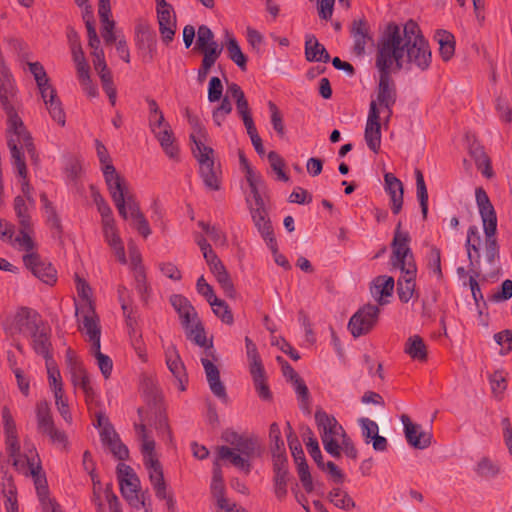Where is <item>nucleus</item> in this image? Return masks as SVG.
<instances>
[{
  "label": "nucleus",
  "mask_w": 512,
  "mask_h": 512,
  "mask_svg": "<svg viewBox=\"0 0 512 512\" xmlns=\"http://www.w3.org/2000/svg\"><path fill=\"white\" fill-rule=\"evenodd\" d=\"M431 58L428 42L415 22L409 21L403 29L396 25L387 27L378 45L376 58L381 74L375 102L380 114L384 111L387 113L384 125H387L391 107L395 103V89L389 73L413 67L425 70L430 66Z\"/></svg>",
  "instance_id": "nucleus-1"
},
{
  "label": "nucleus",
  "mask_w": 512,
  "mask_h": 512,
  "mask_svg": "<svg viewBox=\"0 0 512 512\" xmlns=\"http://www.w3.org/2000/svg\"><path fill=\"white\" fill-rule=\"evenodd\" d=\"M6 446L13 466L22 474L32 476L44 512H60L58 506L47 498L46 480L41 474L38 454L33 444L25 442L24 452L20 450L15 423L7 408L2 410Z\"/></svg>",
  "instance_id": "nucleus-2"
},
{
  "label": "nucleus",
  "mask_w": 512,
  "mask_h": 512,
  "mask_svg": "<svg viewBox=\"0 0 512 512\" xmlns=\"http://www.w3.org/2000/svg\"><path fill=\"white\" fill-rule=\"evenodd\" d=\"M105 174L109 194L119 215L125 220L131 218L138 232L143 237L149 236L151 233L149 224L140 210L129 181L112 167H107Z\"/></svg>",
  "instance_id": "nucleus-3"
},
{
  "label": "nucleus",
  "mask_w": 512,
  "mask_h": 512,
  "mask_svg": "<svg viewBox=\"0 0 512 512\" xmlns=\"http://www.w3.org/2000/svg\"><path fill=\"white\" fill-rule=\"evenodd\" d=\"M135 430L139 440L141 441L143 462L156 496L161 500H165L167 512H177L176 501L167 491L162 466L154 451V440L149 436L144 424H135Z\"/></svg>",
  "instance_id": "nucleus-4"
},
{
  "label": "nucleus",
  "mask_w": 512,
  "mask_h": 512,
  "mask_svg": "<svg viewBox=\"0 0 512 512\" xmlns=\"http://www.w3.org/2000/svg\"><path fill=\"white\" fill-rule=\"evenodd\" d=\"M222 438L228 445L218 447L219 458L227 460L229 464L248 474L251 471L252 461L261 454L259 443L232 430H226Z\"/></svg>",
  "instance_id": "nucleus-5"
},
{
  "label": "nucleus",
  "mask_w": 512,
  "mask_h": 512,
  "mask_svg": "<svg viewBox=\"0 0 512 512\" xmlns=\"http://www.w3.org/2000/svg\"><path fill=\"white\" fill-rule=\"evenodd\" d=\"M187 120L192 127L191 140L193 142L192 151L197 158L200 166V175L205 186L211 190L219 189V170L214 162V152L207 146L206 131L200 123L197 116L186 110Z\"/></svg>",
  "instance_id": "nucleus-6"
},
{
  "label": "nucleus",
  "mask_w": 512,
  "mask_h": 512,
  "mask_svg": "<svg viewBox=\"0 0 512 512\" xmlns=\"http://www.w3.org/2000/svg\"><path fill=\"white\" fill-rule=\"evenodd\" d=\"M0 102L8 117V139L22 138L28 151H32V141L22 120L16 113V88L12 75L5 66L0 70Z\"/></svg>",
  "instance_id": "nucleus-7"
},
{
  "label": "nucleus",
  "mask_w": 512,
  "mask_h": 512,
  "mask_svg": "<svg viewBox=\"0 0 512 512\" xmlns=\"http://www.w3.org/2000/svg\"><path fill=\"white\" fill-rule=\"evenodd\" d=\"M67 371L72 385L80 389L85 397L86 404L91 410L100 405L99 391L94 387L92 380L83 363L71 351L66 359Z\"/></svg>",
  "instance_id": "nucleus-8"
},
{
  "label": "nucleus",
  "mask_w": 512,
  "mask_h": 512,
  "mask_svg": "<svg viewBox=\"0 0 512 512\" xmlns=\"http://www.w3.org/2000/svg\"><path fill=\"white\" fill-rule=\"evenodd\" d=\"M315 421L325 451L332 457H340L339 441L346 434L343 427L334 417L320 410L315 413Z\"/></svg>",
  "instance_id": "nucleus-9"
},
{
  "label": "nucleus",
  "mask_w": 512,
  "mask_h": 512,
  "mask_svg": "<svg viewBox=\"0 0 512 512\" xmlns=\"http://www.w3.org/2000/svg\"><path fill=\"white\" fill-rule=\"evenodd\" d=\"M8 146L11 152L14 168L17 172L18 182L21 186V196L27 199L30 206H35V200L32 195V187L27 180V167L24 160L25 151H27V153L33 157L34 147L32 146V151L29 152L27 147L24 145L23 139L16 137L8 139Z\"/></svg>",
  "instance_id": "nucleus-10"
},
{
  "label": "nucleus",
  "mask_w": 512,
  "mask_h": 512,
  "mask_svg": "<svg viewBox=\"0 0 512 512\" xmlns=\"http://www.w3.org/2000/svg\"><path fill=\"white\" fill-rule=\"evenodd\" d=\"M75 315L79 331L86 338V341L89 342L90 348L95 347L97 349L101 345V329L94 308H89L88 305H85L84 308L76 309Z\"/></svg>",
  "instance_id": "nucleus-11"
},
{
  "label": "nucleus",
  "mask_w": 512,
  "mask_h": 512,
  "mask_svg": "<svg viewBox=\"0 0 512 512\" xmlns=\"http://www.w3.org/2000/svg\"><path fill=\"white\" fill-rule=\"evenodd\" d=\"M409 243V233L402 231L401 223H398L392 241L391 262L394 268L405 269L408 264L416 265Z\"/></svg>",
  "instance_id": "nucleus-12"
},
{
  "label": "nucleus",
  "mask_w": 512,
  "mask_h": 512,
  "mask_svg": "<svg viewBox=\"0 0 512 512\" xmlns=\"http://www.w3.org/2000/svg\"><path fill=\"white\" fill-rule=\"evenodd\" d=\"M72 59L76 67L77 78L80 82L82 89L90 97L98 95L97 86L93 83L90 74V66L84 56V52L79 44L76 42L71 43Z\"/></svg>",
  "instance_id": "nucleus-13"
},
{
  "label": "nucleus",
  "mask_w": 512,
  "mask_h": 512,
  "mask_svg": "<svg viewBox=\"0 0 512 512\" xmlns=\"http://www.w3.org/2000/svg\"><path fill=\"white\" fill-rule=\"evenodd\" d=\"M36 418L39 432L47 435L54 444L66 446V435L55 427L47 402H40L37 405Z\"/></svg>",
  "instance_id": "nucleus-14"
},
{
  "label": "nucleus",
  "mask_w": 512,
  "mask_h": 512,
  "mask_svg": "<svg viewBox=\"0 0 512 512\" xmlns=\"http://www.w3.org/2000/svg\"><path fill=\"white\" fill-rule=\"evenodd\" d=\"M379 308L374 305H366L359 309L349 321V329L353 336L358 337L366 334L375 325Z\"/></svg>",
  "instance_id": "nucleus-15"
},
{
  "label": "nucleus",
  "mask_w": 512,
  "mask_h": 512,
  "mask_svg": "<svg viewBox=\"0 0 512 512\" xmlns=\"http://www.w3.org/2000/svg\"><path fill=\"white\" fill-rule=\"evenodd\" d=\"M40 326L37 313L33 310L22 308L15 315L11 325L7 327V332L11 335L21 334L29 337Z\"/></svg>",
  "instance_id": "nucleus-16"
},
{
  "label": "nucleus",
  "mask_w": 512,
  "mask_h": 512,
  "mask_svg": "<svg viewBox=\"0 0 512 512\" xmlns=\"http://www.w3.org/2000/svg\"><path fill=\"white\" fill-rule=\"evenodd\" d=\"M365 141L368 147L377 151L381 144V124H380V109L377 107L375 100L370 103L366 127H365Z\"/></svg>",
  "instance_id": "nucleus-17"
},
{
  "label": "nucleus",
  "mask_w": 512,
  "mask_h": 512,
  "mask_svg": "<svg viewBox=\"0 0 512 512\" xmlns=\"http://www.w3.org/2000/svg\"><path fill=\"white\" fill-rule=\"evenodd\" d=\"M25 266L35 277L46 284H53L56 281V270L50 263L42 260L36 253H28L23 256Z\"/></svg>",
  "instance_id": "nucleus-18"
},
{
  "label": "nucleus",
  "mask_w": 512,
  "mask_h": 512,
  "mask_svg": "<svg viewBox=\"0 0 512 512\" xmlns=\"http://www.w3.org/2000/svg\"><path fill=\"white\" fill-rule=\"evenodd\" d=\"M165 360L169 371L175 378L178 389L185 391L187 382L186 369L175 345L170 344L165 348Z\"/></svg>",
  "instance_id": "nucleus-19"
},
{
  "label": "nucleus",
  "mask_w": 512,
  "mask_h": 512,
  "mask_svg": "<svg viewBox=\"0 0 512 512\" xmlns=\"http://www.w3.org/2000/svg\"><path fill=\"white\" fill-rule=\"evenodd\" d=\"M211 358H213V351L211 347L205 350L204 355L201 357V363L204 367L209 387L215 396L224 398L226 395L225 387L220 381L218 368L214 365Z\"/></svg>",
  "instance_id": "nucleus-20"
},
{
  "label": "nucleus",
  "mask_w": 512,
  "mask_h": 512,
  "mask_svg": "<svg viewBox=\"0 0 512 512\" xmlns=\"http://www.w3.org/2000/svg\"><path fill=\"white\" fill-rule=\"evenodd\" d=\"M102 233L105 242L111 249L112 253L116 257V259L121 264H127L128 259L126 257L124 243L122 238L120 237L119 229L117 227L116 221L108 224L101 225Z\"/></svg>",
  "instance_id": "nucleus-21"
},
{
  "label": "nucleus",
  "mask_w": 512,
  "mask_h": 512,
  "mask_svg": "<svg viewBox=\"0 0 512 512\" xmlns=\"http://www.w3.org/2000/svg\"><path fill=\"white\" fill-rule=\"evenodd\" d=\"M102 233L105 242L111 249L112 253L116 257V259L121 264H127L128 259L126 257L124 243L122 238L120 237L119 229L117 227L116 221L108 224L101 225Z\"/></svg>",
  "instance_id": "nucleus-22"
},
{
  "label": "nucleus",
  "mask_w": 512,
  "mask_h": 512,
  "mask_svg": "<svg viewBox=\"0 0 512 512\" xmlns=\"http://www.w3.org/2000/svg\"><path fill=\"white\" fill-rule=\"evenodd\" d=\"M247 202L250 205L251 215L254 224L257 227L260 234L262 235V237L264 238V240L266 241V243L269 242L270 239H274L272 235L271 226L267 219L265 211L264 198L260 199L259 204L257 200H251L250 198L247 199Z\"/></svg>",
  "instance_id": "nucleus-23"
},
{
  "label": "nucleus",
  "mask_w": 512,
  "mask_h": 512,
  "mask_svg": "<svg viewBox=\"0 0 512 512\" xmlns=\"http://www.w3.org/2000/svg\"><path fill=\"white\" fill-rule=\"evenodd\" d=\"M358 423L365 443L372 442L374 450L379 452L387 448V439L379 435V427L375 421L363 417L358 420Z\"/></svg>",
  "instance_id": "nucleus-24"
},
{
  "label": "nucleus",
  "mask_w": 512,
  "mask_h": 512,
  "mask_svg": "<svg viewBox=\"0 0 512 512\" xmlns=\"http://www.w3.org/2000/svg\"><path fill=\"white\" fill-rule=\"evenodd\" d=\"M401 275L397 282V292L399 299L408 302L415 294V278L417 274L416 265H407L405 269H399Z\"/></svg>",
  "instance_id": "nucleus-25"
},
{
  "label": "nucleus",
  "mask_w": 512,
  "mask_h": 512,
  "mask_svg": "<svg viewBox=\"0 0 512 512\" xmlns=\"http://www.w3.org/2000/svg\"><path fill=\"white\" fill-rule=\"evenodd\" d=\"M156 12L161 38L163 42L168 44L173 40L176 31V15L174 9L170 5L156 9Z\"/></svg>",
  "instance_id": "nucleus-26"
},
{
  "label": "nucleus",
  "mask_w": 512,
  "mask_h": 512,
  "mask_svg": "<svg viewBox=\"0 0 512 512\" xmlns=\"http://www.w3.org/2000/svg\"><path fill=\"white\" fill-rule=\"evenodd\" d=\"M170 303L177 312L183 328L200 320L198 313L187 298L181 295H172L170 297Z\"/></svg>",
  "instance_id": "nucleus-27"
},
{
  "label": "nucleus",
  "mask_w": 512,
  "mask_h": 512,
  "mask_svg": "<svg viewBox=\"0 0 512 512\" xmlns=\"http://www.w3.org/2000/svg\"><path fill=\"white\" fill-rule=\"evenodd\" d=\"M205 261L225 294L227 296H232L234 293L233 283L221 260L216 254H214L211 257L206 258Z\"/></svg>",
  "instance_id": "nucleus-28"
},
{
  "label": "nucleus",
  "mask_w": 512,
  "mask_h": 512,
  "mask_svg": "<svg viewBox=\"0 0 512 512\" xmlns=\"http://www.w3.org/2000/svg\"><path fill=\"white\" fill-rule=\"evenodd\" d=\"M384 189L390 197L391 209L397 214L403 205V184L392 173H385L384 175Z\"/></svg>",
  "instance_id": "nucleus-29"
},
{
  "label": "nucleus",
  "mask_w": 512,
  "mask_h": 512,
  "mask_svg": "<svg viewBox=\"0 0 512 512\" xmlns=\"http://www.w3.org/2000/svg\"><path fill=\"white\" fill-rule=\"evenodd\" d=\"M401 421L404 425L405 436L408 443L418 449L426 448L430 443V436L421 431V428L413 424L407 415L401 416Z\"/></svg>",
  "instance_id": "nucleus-30"
},
{
  "label": "nucleus",
  "mask_w": 512,
  "mask_h": 512,
  "mask_svg": "<svg viewBox=\"0 0 512 512\" xmlns=\"http://www.w3.org/2000/svg\"><path fill=\"white\" fill-rule=\"evenodd\" d=\"M110 13V0H99L98 14L102 23V37L107 44L114 43L118 40L113 32L114 21L110 19Z\"/></svg>",
  "instance_id": "nucleus-31"
},
{
  "label": "nucleus",
  "mask_w": 512,
  "mask_h": 512,
  "mask_svg": "<svg viewBox=\"0 0 512 512\" xmlns=\"http://www.w3.org/2000/svg\"><path fill=\"white\" fill-rule=\"evenodd\" d=\"M240 161L245 170V178L250 188V195L248 198L251 200H257L259 203L260 199L263 198L262 194L265 188L264 183L259 174L250 167L245 157L241 156Z\"/></svg>",
  "instance_id": "nucleus-32"
},
{
  "label": "nucleus",
  "mask_w": 512,
  "mask_h": 512,
  "mask_svg": "<svg viewBox=\"0 0 512 512\" xmlns=\"http://www.w3.org/2000/svg\"><path fill=\"white\" fill-rule=\"evenodd\" d=\"M101 440L119 460H124L128 457L127 447L120 441L118 434L113 428H105L101 433Z\"/></svg>",
  "instance_id": "nucleus-33"
},
{
  "label": "nucleus",
  "mask_w": 512,
  "mask_h": 512,
  "mask_svg": "<svg viewBox=\"0 0 512 512\" xmlns=\"http://www.w3.org/2000/svg\"><path fill=\"white\" fill-rule=\"evenodd\" d=\"M305 56L310 62H324L330 60V56L325 47L312 34L305 36Z\"/></svg>",
  "instance_id": "nucleus-34"
},
{
  "label": "nucleus",
  "mask_w": 512,
  "mask_h": 512,
  "mask_svg": "<svg viewBox=\"0 0 512 512\" xmlns=\"http://www.w3.org/2000/svg\"><path fill=\"white\" fill-rule=\"evenodd\" d=\"M195 48L203 54L214 50L216 54H221L222 52V48L214 39L213 32L206 25H201L198 28Z\"/></svg>",
  "instance_id": "nucleus-35"
},
{
  "label": "nucleus",
  "mask_w": 512,
  "mask_h": 512,
  "mask_svg": "<svg viewBox=\"0 0 512 512\" xmlns=\"http://www.w3.org/2000/svg\"><path fill=\"white\" fill-rule=\"evenodd\" d=\"M394 279L390 276L377 277L371 286L372 297L380 304L387 303L385 298L390 297L394 289Z\"/></svg>",
  "instance_id": "nucleus-36"
},
{
  "label": "nucleus",
  "mask_w": 512,
  "mask_h": 512,
  "mask_svg": "<svg viewBox=\"0 0 512 512\" xmlns=\"http://www.w3.org/2000/svg\"><path fill=\"white\" fill-rule=\"evenodd\" d=\"M404 352L413 360L424 362L427 359V346L419 335H411L405 342Z\"/></svg>",
  "instance_id": "nucleus-37"
},
{
  "label": "nucleus",
  "mask_w": 512,
  "mask_h": 512,
  "mask_svg": "<svg viewBox=\"0 0 512 512\" xmlns=\"http://www.w3.org/2000/svg\"><path fill=\"white\" fill-rule=\"evenodd\" d=\"M473 471L478 478L491 480L497 477L500 467L490 457L482 456L475 462Z\"/></svg>",
  "instance_id": "nucleus-38"
},
{
  "label": "nucleus",
  "mask_w": 512,
  "mask_h": 512,
  "mask_svg": "<svg viewBox=\"0 0 512 512\" xmlns=\"http://www.w3.org/2000/svg\"><path fill=\"white\" fill-rule=\"evenodd\" d=\"M129 257H130V266L135 274V281L137 283V289L139 292L143 293L146 290L144 284V274L141 266V255L135 245V243L131 240L129 241Z\"/></svg>",
  "instance_id": "nucleus-39"
},
{
  "label": "nucleus",
  "mask_w": 512,
  "mask_h": 512,
  "mask_svg": "<svg viewBox=\"0 0 512 512\" xmlns=\"http://www.w3.org/2000/svg\"><path fill=\"white\" fill-rule=\"evenodd\" d=\"M138 485L139 482H128L120 484L121 493L123 497L129 502V504L138 511L151 512V510L146 507L144 500L141 499L138 494Z\"/></svg>",
  "instance_id": "nucleus-40"
},
{
  "label": "nucleus",
  "mask_w": 512,
  "mask_h": 512,
  "mask_svg": "<svg viewBox=\"0 0 512 512\" xmlns=\"http://www.w3.org/2000/svg\"><path fill=\"white\" fill-rule=\"evenodd\" d=\"M351 33L354 40L353 51L356 55H362L370 40L368 25L363 21L354 22Z\"/></svg>",
  "instance_id": "nucleus-41"
},
{
  "label": "nucleus",
  "mask_w": 512,
  "mask_h": 512,
  "mask_svg": "<svg viewBox=\"0 0 512 512\" xmlns=\"http://www.w3.org/2000/svg\"><path fill=\"white\" fill-rule=\"evenodd\" d=\"M227 97H231L235 101L237 112L242 119L251 116L248 101L244 92L237 84H228Z\"/></svg>",
  "instance_id": "nucleus-42"
},
{
  "label": "nucleus",
  "mask_w": 512,
  "mask_h": 512,
  "mask_svg": "<svg viewBox=\"0 0 512 512\" xmlns=\"http://www.w3.org/2000/svg\"><path fill=\"white\" fill-rule=\"evenodd\" d=\"M435 40L439 44V52L443 60L448 61L454 54V37L445 30H439L435 33Z\"/></svg>",
  "instance_id": "nucleus-43"
},
{
  "label": "nucleus",
  "mask_w": 512,
  "mask_h": 512,
  "mask_svg": "<svg viewBox=\"0 0 512 512\" xmlns=\"http://www.w3.org/2000/svg\"><path fill=\"white\" fill-rule=\"evenodd\" d=\"M154 135L158 139L166 155L170 158H175L178 153V148L175 145V138L173 136L171 127L165 126L163 130H159V132Z\"/></svg>",
  "instance_id": "nucleus-44"
},
{
  "label": "nucleus",
  "mask_w": 512,
  "mask_h": 512,
  "mask_svg": "<svg viewBox=\"0 0 512 512\" xmlns=\"http://www.w3.org/2000/svg\"><path fill=\"white\" fill-rule=\"evenodd\" d=\"M478 209L482 218L483 228L486 237L493 236L497 228V218L494 207L490 203L488 205L479 207Z\"/></svg>",
  "instance_id": "nucleus-45"
},
{
  "label": "nucleus",
  "mask_w": 512,
  "mask_h": 512,
  "mask_svg": "<svg viewBox=\"0 0 512 512\" xmlns=\"http://www.w3.org/2000/svg\"><path fill=\"white\" fill-rule=\"evenodd\" d=\"M183 329L185 331L186 337L196 345L205 347L206 350L208 347L212 348L211 345H208L206 336L204 334V328L200 320L185 326Z\"/></svg>",
  "instance_id": "nucleus-46"
},
{
  "label": "nucleus",
  "mask_w": 512,
  "mask_h": 512,
  "mask_svg": "<svg viewBox=\"0 0 512 512\" xmlns=\"http://www.w3.org/2000/svg\"><path fill=\"white\" fill-rule=\"evenodd\" d=\"M34 206H30L27 199L22 196H17L14 200V210L16 216L18 218V222L20 227H30L31 219H30V210L33 209Z\"/></svg>",
  "instance_id": "nucleus-47"
},
{
  "label": "nucleus",
  "mask_w": 512,
  "mask_h": 512,
  "mask_svg": "<svg viewBox=\"0 0 512 512\" xmlns=\"http://www.w3.org/2000/svg\"><path fill=\"white\" fill-rule=\"evenodd\" d=\"M89 46L92 49L91 55L95 71L98 73L107 71L104 51L100 47V39L98 35L89 38Z\"/></svg>",
  "instance_id": "nucleus-48"
},
{
  "label": "nucleus",
  "mask_w": 512,
  "mask_h": 512,
  "mask_svg": "<svg viewBox=\"0 0 512 512\" xmlns=\"http://www.w3.org/2000/svg\"><path fill=\"white\" fill-rule=\"evenodd\" d=\"M481 243L480 234L478 231V228L476 226L469 227L467 231V238H466V249H467V255L471 263H473V260L479 259V246Z\"/></svg>",
  "instance_id": "nucleus-49"
},
{
  "label": "nucleus",
  "mask_w": 512,
  "mask_h": 512,
  "mask_svg": "<svg viewBox=\"0 0 512 512\" xmlns=\"http://www.w3.org/2000/svg\"><path fill=\"white\" fill-rule=\"evenodd\" d=\"M13 247L25 251L26 254L34 253V242L30 235V227H20V233L16 237L12 235V241H8Z\"/></svg>",
  "instance_id": "nucleus-50"
},
{
  "label": "nucleus",
  "mask_w": 512,
  "mask_h": 512,
  "mask_svg": "<svg viewBox=\"0 0 512 512\" xmlns=\"http://www.w3.org/2000/svg\"><path fill=\"white\" fill-rule=\"evenodd\" d=\"M29 337L32 339V345L35 352L47 358L49 353V340L45 328L40 326Z\"/></svg>",
  "instance_id": "nucleus-51"
},
{
  "label": "nucleus",
  "mask_w": 512,
  "mask_h": 512,
  "mask_svg": "<svg viewBox=\"0 0 512 512\" xmlns=\"http://www.w3.org/2000/svg\"><path fill=\"white\" fill-rule=\"evenodd\" d=\"M303 438L310 456L315 460V462L321 466L322 463V453L318 444L317 439L314 437L313 432L309 427L303 428Z\"/></svg>",
  "instance_id": "nucleus-52"
},
{
  "label": "nucleus",
  "mask_w": 512,
  "mask_h": 512,
  "mask_svg": "<svg viewBox=\"0 0 512 512\" xmlns=\"http://www.w3.org/2000/svg\"><path fill=\"white\" fill-rule=\"evenodd\" d=\"M2 493L5 498V508L7 512H18L17 501L15 497L16 487L12 479L6 477L2 484Z\"/></svg>",
  "instance_id": "nucleus-53"
},
{
  "label": "nucleus",
  "mask_w": 512,
  "mask_h": 512,
  "mask_svg": "<svg viewBox=\"0 0 512 512\" xmlns=\"http://www.w3.org/2000/svg\"><path fill=\"white\" fill-rule=\"evenodd\" d=\"M470 153L474 158L475 163L478 169L481 171V173L487 178L492 177L493 171L490 166V161L485 152L483 151L482 147H471Z\"/></svg>",
  "instance_id": "nucleus-54"
},
{
  "label": "nucleus",
  "mask_w": 512,
  "mask_h": 512,
  "mask_svg": "<svg viewBox=\"0 0 512 512\" xmlns=\"http://www.w3.org/2000/svg\"><path fill=\"white\" fill-rule=\"evenodd\" d=\"M227 36H228L227 52H228L229 58L239 68L244 69L246 67V61H247L246 56L242 52V50H241L240 46L238 45L237 41L235 40V38L229 36L228 33H227Z\"/></svg>",
  "instance_id": "nucleus-55"
},
{
  "label": "nucleus",
  "mask_w": 512,
  "mask_h": 512,
  "mask_svg": "<svg viewBox=\"0 0 512 512\" xmlns=\"http://www.w3.org/2000/svg\"><path fill=\"white\" fill-rule=\"evenodd\" d=\"M416 177V189H417V198L421 206L423 217L427 216L428 211V193L427 188L424 181V176L420 170L415 171Z\"/></svg>",
  "instance_id": "nucleus-56"
},
{
  "label": "nucleus",
  "mask_w": 512,
  "mask_h": 512,
  "mask_svg": "<svg viewBox=\"0 0 512 512\" xmlns=\"http://www.w3.org/2000/svg\"><path fill=\"white\" fill-rule=\"evenodd\" d=\"M492 393L495 397H501L507 388V373L504 370H496L489 376Z\"/></svg>",
  "instance_id": "nucleus-57"
},
{
  "label": "nucleus",
  "mask_w": 512,
  "mask_h": 512,
  "mask_svg": "<svg viewBox=\"0 0 512 512\" xmlns=\"http://www.w3.org/2000/svg\"><path fill=\"white\" fill-rule=\"evenodd\" d=\"M76 289L79 300L75 302V310L78 308H84L85 305H88L89 308H94L90 298L91 289L89 285H87L86 282L78 276L76 277Z\"/></svg>",
  "instance_id": "nucleus-58"
},
{
  "label": "nucleus",
  "mask_w": 512,
  "mask_h": 512,
  "mask_svg": "<svg viewBox=\"0 0 512 512\" xmlns=\"http://www.w3.org/2000/svg\"><path fill=\"white\" fill-rule=\"evenodd\" d=\"M101 345L97 347H91L90 352L95 357L97 366L99 367L101 373L105 378H108L111 375L113 363L109 356L103 354L100 350Z\"/></svg>",
  "instance_id": "nucleus-59"
},
{
  "label": "nucleus",
  "mask_w": 512,
  "mask_h": 512,
  "mask_svg": "<svg viewBox=\"0 0 512 512\" xmlns=\"http://www.w3.org/2000/svg\"><path fill=\"white\" fill-rule=\"evenodd\" d=\"M330 501L338 508L349 510L355 507V502L348 493L339 488L330 492Z\"/></svg>",
  "instance_id": "nucleus-60"
},
{
  "label": "nucleus",
  "mask_w": 512,
  "mask_h": 512,
  "mask_svg": "<svg viewBox=\"0 0 512 512\" xmlns=\"http://www.w3.org/2000/svg\"><path fill=\"white\" fill-rule=\"evenodd\" d=\"M209 304L217 317H219L226 324H232V313L223 300L216 297V301H210Z\"/></svg>",
  "instance_id": "nucleus-61"
},
{
  "label": "nucleus",
  "mask_w": 512,
  "mask_h": 512,
  "mask_svg": "<svg viewBox=\"0 0 512 512\" xmlns=\"http://www.w3.org/2000/svg\"><path fill=\"white\" fill-rule=\"evenodd\" d=\"M46 366L50 390L53 391L63 388V381L58 368L49 359H47Z\"/></svg>",
  "instance_id": "nucleus-62"
},
{
  "label": "nucleus",
  "mask_w": 512,
  "mask_h": 512,
  "mask_svg": "<svg viewBox=\"0 0 512 512\" xmlns=\"http://www.w3.org/2000/svg\"><path fill=\"white\" fill-rule=\"evenodd\" d=\"M299 455H300L299 456L300 461L296 462L298 465L299 478H300L304 488L307 491H311L313 489L312 479H311V476H310V473L308 470V466L304 459L303 450H299Z\"/></svg>",
  "instance_id": "nucleus-63"
},
{
  "label": "nucleus",
  "mask_w": 512,
  "mask_h": 512,
  "mask_svg": "<svg viewBox=\"0 0 512 512\" xmlns=\"http://www.w3.org/2000/svg\"><path fill=\"white\" fill-rule=\"evenodd\" d=\"M495 342L501 347L500 354L505 355L512 350V330H504L494 335Z\"/></svg>",
  "instance_id": "nucleus-64"
}]
</instances>
